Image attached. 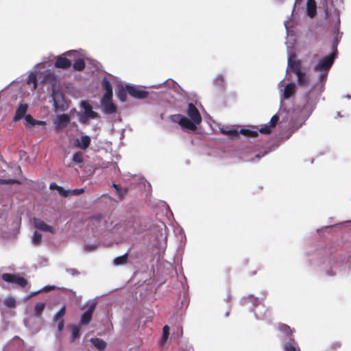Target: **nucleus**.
Wrapping results in <instances>:
<instances>
[{
	"label": "nucleus",
	"mask_w": 351,
	"mask_h": 351,
	"mask_svg": "<svg viewBox=\"0 0 351 351\" xmlns=\"http://www.w3.org/2000/svg\"><path fill=\"white\" fill-rule=\"evenodd\" d=\"M45 308V303H44V302L36 303L35 305V307H34L35 315L36 317H40Z\"/></svg>",
	"instance_id": "26"
},
{
	"label": "nucleus",
	"mask_w": 351,
	"mask_h": 351,
	"mask_svg": "<svg viewBox=\"0 0 351 351\" xmlns=\"http://www.w3.org/2000/svg\"><path fill=\"white\" fill-rule=\"evenodd\" d=\"M73 68L75 71H82L85 68V62L82 58H78L75 61L73 64Z\"/></svg>",
	"instance_id": "23"
},
{
	"label": "nucleus",
	"mask_w": 351,
	"mask_h": 351,
	"mask_svg": "<svg viewBox=\"0 0 351 351\" xmlns=\"http://www.w3.org/2000/svg\"><path fill=\"white\" fill-rule=\"evenodd\" d=\"M36 124L41 125H46V122L44 121H38V120H36Z\"/></svg>",
	"instance_id": "48"
},
{
	"label": "nucleus",
	"mask_w": 351,
	"mask_h": 351,
	"mask_svg": "<svg viewBox=\"0 0 351 351\" xmlns=\"http://www.w3.org/2000/svg\"><path fill=\"white\" fill-rule=\"evenodd\" d=\"M128 260V254L125 253L123 256H118L113 260V263L115 265H122L127 263Z\"/></svg>",
	"instance_id": "24"
},
{
	"label": "nucleus",
	"mask_w": 351,
	"mask_h": 351,
	"mask_svg": "<svg viewBox=\"0 0 351 351\" xmlns=\"http://www.w3.org/2000/svg\"><path fill=\"white\" fill-rule=\"evenodd\" d=\"M326 77H327V73H322L320 75H319V78L322 81L323 80H326Z\"/></svg>",
	"instance_id": "46"
},
{
	"label": "nucleus",
	"mask_w": 351,
	"mask_h": 351,
	"mask_svg": "<svg viewBox=\"0 0 351 351\" xmlns=\"http://www.w3.org/2000/svg\"><path fill=\"white\" fill-rule=\"evenodd\" d=\"M28 108V106L26 104H21L16 109L15 115L14 117V121H19L21 119L25 114L26 113Z\"/></svg>",
	"instance_id": "16"
},
{
	"label": "nucleus",
	"mask_w": 351,
	"mask_h": 351,
	"mask_svg": "<svg viewBox=\"0 0 351 351\" xmlns=\"http://www.w3.org/2000/svg\"><path fill=\"white\" fill-rule=\"evenodd\" d=\"M298 84L300 86L306 87L309 84V77L306 72L301 71L297 74Z\"/></svg>",
	"instance_id": "14"
},
{
	"label": "nucleus",
	"mask_w": 351,
	"mask_h": 351,
	"mask_svg": "<svg viewBox=\"0 0 351 351\" xmlns=\"http://www.w3.org/2000/svg\"><path fill=\"white\" fill-rule=\"evenodd\" d=\"M16 276V274L5 273L2 274L1 278L5 282L14 283Z\"/></svg>",
	"instance_id": "28"
},
{
	"label": "nucleus",
	"mask_w": 351,
	"mask_h": 351,
	"mask_svg": "<svg viewBox=\"0 0 351 351\" xmlns=\"http://www.w3.org/2000/svg\"><path fill=\"white\" fill-rule=\"evenodd\" d=\"M215 82V84L219 86H223L224 80H223V78L222 76L217 77Z\"/></svg>",
	"instance_id": "41"
},
{
	"label": "nucleus",
	"mask_w": 351,
	"mask_h": 351,
	"mask_svg": "<svg viewBox=\"0 0 351 351\" xmlns=\"http://www.w3.org/2000/svg\"><path fill=\"white\" fill-rule=\"evenodd\" d=\"M58 193L62 197H67L70 195V190H66L63 187L60 186L58 191Z\"/></svg>",
	"instance_id": "38"
},
{
	"label": "nucleus",
	"mask_w": 351,
	"mask_h": 351,
	"mask_svg": "<svg viewBox=\"0 0 351 351\" xmlns=\"http://www.w3.org/2000/svg\"><path fill=\"white\" fill-rule=\"evenodd\" d=\"M81 106L84 108V114L86 117L91 119H95L99 117L98 114L93 110L92 106L86 101H82Z\"/></svg>",
	"instance_id": "13"
},
{
	"label": "nucleus",
	"mask_w": 351,
	"mask_h": 351,
	"mask_svg": "<svg viewBox=\"0 0 351 351\" xmlns=\"http://www.w3.org/2000/svg\"><path fill=\"white\" fill-rule=\"evenodd\" d=\"M80 325H71L70 326L71 331V342H74L79 337H80V332L81 329Z\"/></svg>",
	"instance_id": "22"
},
{
	"label": "nucleus",
	"mask_w": 351,
	"mask_h": 351,
	"mask_svg": "<svg viewBox=\"0 0 351 351\" xmlns=\"http://www.w3.org/2000/svg\"><path fill=\"white\" fill-rule=\"evenodd\" d=\"M65 313H66V306H63L62 307H61L59 311L56 313V314L58 315H60V317H64V315H65Z\"/></svg>",
	"instance_id": "42"
},
{
	"label": "nucleus",
	"mask_w": 351,
	"mask_h": 351,
	"mask_svg": "<svg viewBox=\"0 0 351 351\" xmlns=\"http://www.w3.org/2000/svg\"><path fill=\"white\" fill-rule=\"evenodd\" d=\"M14 283L17 284L18 285H19L21 287H25L27 286L28 282H27V280L26 279H25L24 278L18 276L16 275Z\"/></svg>",
	"instance_id": "30"
},
{
	"label": "nucleus",
	"mask_w": 351,
	"mask_h": 351,
	"mask_svg": "<svg viewBox=\"0 0 351 351\" xmlns=\"http://www.w3.org/2000/svg\"><path fill=\"white\" fill-rule=\"evenodd\" d=\"M169 327L166 325L163 327V329H162V339L164 341H167L168 337H169Z\"/></svg>",
	"instance_id": "36"
},
{
	"label": "nucleus",
	"mask_w": 351,
	"mask_h": 351,
	"mask_svg": "<svg viewBox=\"0 0 351 351\" xmlns=\"http://www.w3.org/2000/svg\"><path fill=\"white\" fill-rule=\"evenodd\" d=\"M90 341L94 347L98 349L99 351H104L107 346L106 343L101 339L91 338Z\"/></svg>",
	"instance_id": "18"
},
{
	"label": "nucleus",
	"mask_w": 351,
	"mask_h": 351,
	"mask_svg": "<svg viewBox=\"0 0 351 351\" xmlns=\"http://www.w3.org/2000/svg\"><path fill=\"white\" fill-rule=\"evenodd\" d=\"M304 104L302 110L310 114L316 106V99L311 95V92L309 91L304 98Z\"/></svg>",
	"instance_id": "5"
},
{
	"label": "nucleus",
	"mask_w": 351,
	"mask_h": 351,
	"mask_svg": "<svg viewBox=\"0 0 351 351\" xmlns=\"http://www.w3.org/2000/svg\"><path fill=\"white\" fill-rule=\"evenodd\" d=\"M112 186L115 189L117 193L121 197H123V195L126 193V191H123L119 185L113 184Z\"/></svg>",
	"instance_id": "37"
},
{
	"label": "nucleus",
	"mask_w": 351,
	"mask_h": 351,
	"mask_svg": "<svg viewBox=\"0 0 351 351\" xmlns=\"http://www.w3.org/2000/svg\"><path fill=\"white\" fill-rule=\"evenodd\" d=\"M96 306L97 302L95 301L92 302L89 304L88 309L82 315L79 325L81 326H85L91 322Z\"/></svg>",
	"instance_id": "4"
},
{
	"label": "nucleus",
	"mask_w": 351,
	"mask_h": 351,
	"mask_svg": "<svg viewBox=\"0 0 351 351\" xmlns=\"http://www.w3.org/2000/svg\"><path fill=\"white\" fill-rule=\"evenodd\" d=\"M336 53H337V49H335V51L333 53H332L330 56H326L322 60H321L315 66L314 71L328 72L334 62Z\"/></svg>",
	"instance_id": "3"
},
{
	"label": "nucleus",
	"mask_w": 351,
	"mask_h": 351,
	"mask_svg": "<svg viewBox=\"0 0 351 351\" xmlns=\"http://www.w3.org/2000/svg\"><path fill=\"white\" fill-rule=\"evenodd\" d=\"M84 192V189H75L73 190H70V195H78L83 193Z\"/></svg>",
	"instance_id": "40"
},
{
	"label": "nucleus",
	"mask_w": 351,
	"mask_h": 351,
	"mask_svg": "<svg viewBox=\"0 0 351 351\" xmlns=\"http://www.w3.org/2000/svg\"><path fill=\"white\" fill-rule=\"evenodd\" d=\"M70 53H71V51H67L66 54V55H70Z\"/></svg>",
	"instance_id": "51"
},
{
	"label": "nucleus",
	"mask_w": 351,
	"mask_h": 351,
	"mask_svg": "<svg viewBox=\"0 0 351 351\" xmlns=\"http://www.w3.org/2000/svg\"><path fill=\"white\" fill-rule=\"evenodd\" d=\"M256 274V271H253L252 275H255Z\"/></svg>",
	"instance_id": "49"
},
{
	"label": "nucleus",
	"mask_w": 351,
	"mask_h": 351,
	"mask_svg": "<svg viewBox=\"0 0 351 351\" xmlns=\"http://www.w3.org/2000/svg\"><path fill=\"white\" fill-rule=\"evenodd\" d=\"M306 14L310 18H314L317 14V3L315 0H307Z\"/></svg>",
	"instance_id": "12"
},
{
	"label": "nucleus",
	"mask_w": 351,
	"mask_h": 351,
	"mask_svg": "<svg viewBox=\"0 0 351 351\" xmlns=\"http://www.w3.org/2000/svg\"><path fill=\"white\" fill-rule=\"evenodd\" d=\"M20 184L21 182L16 179H1L0 178V184Z\"/></svg>",
	"instance_id": "33"
},
{
	"label": "nucleus",
	"mask_w": 351,
	"mask_h": 351,
	"mask_svg": "<svg viewBox=\"0 0 351 351\" xmlns=\"http://www.w3.org/2000/svg\"><path fill=\"white\" fill-rule=\"evenodd\" d=\"M4 304L5 306L10 308H12L15 306L16 301L12 298H6L4 301Z\"/></svg>",
	"instance_id": "35"
},
{
	"label": "nucleus",
	"mask_w": 351,
	"mask_h": 351,
	"mask_svg": "<svg viewBox=\"0 0 351 351\" xmlns=\"http://www.w3.org/2000/svg\"><path fill=\"white\" fill-rule=\"evenodd\" d=\"M295 93V84L294 83H289L285 87L283 93V98L285 99H289L291 96L294 95Z\"/></svg>",
	"instance_id": "17"
},
{
	"label": "nucleus",
	"mask_w": 351,
	"mask_h": 351,
	"mask_svg": "<svg viewBox=\"0 0 351 351\" xmlns=\"http://www.w3.org/2000/svg\"><path fill=\"white\" fill-rule=\"evenodd\" d=\"M288 69L297 74L301 72L300 60H295L293 57H291L288 60Z\"/></svg>",
	"instance_id": "9"
},
{
	"label": "nucleus",
	"mask_w": 351,
	"mask_h": 351,
	"mask_svg": "<svg viewBox=\"0 0 351 351\" xmlns=\"http://www.w3.org/2000/svg\"><path fill=\"white\" fill-rule=\"evenodd\" d=\"M27 84L29 85L33 84V89L35 90L37 88V77L34 73H31L27 81Z\"/></svg>",
	"instance_id": "27"
},
{
	"label": "nucleus",
	"mask_w": 351,
	"mask_h": 351,
	"mask_svg": "<svg viewBox=\"0 0 351 351\" xmlns=\"http://www.w3.org/2000/svg\"><path fill=\"white\" fill-rule=\"evenodd\" d=\"M101 104L105 113L113 114L117 112V106L112 102V96H109L107 99L102 97Z\"/></svg>",
	"instance_id": "6"
},
{
	"label": "nucleus",
	"mask_w": 351,
	"mask_h": 351,
	"mask_svg": "<svg viewBox=\"0 0 351 351\" xmlns=\"http://www.w3.org/2000/svg\"><path fill=\"white\" fill-rule=\"evenodd\" d=\"M70 121V118L69 115L66 114H62L60 115H58L57 117V121H56V129L59 130L63 127H65L68 125V123Z\"/></svg>",
	"instance_id": "15"
},
{
	"label": "nucleus",
	"mask_w": 351,
	"mask_h": 351,
	"mask_svg": "<svg viewBox=\"0 0 351 351\" xmlns=\"http://www.w3.org/2000/svg\"><path fill=\"white\" fill-rule=\"evenodd\" d=\"M278 121L279 117L277 114H275L271 117L269 125H265L260 129L253 126L251 128H242L239 132L235 129H232L229 130H223L221 132L224 134L230 136L232 138H239L240 134L248 137L255 138L258 136V133L267 135L270 134L272 132V129L276 127Z\"/></svg>",
	"instance_id": "2"
},
{
	"label": "nucleus",
	"mask_w": 351,
	"mask_h": 351,
	"mask_svg": "<svg viewBox=\"0 0 351 351\" xmlns=\"http://www.w3.org/2000/svg\"><path fill=\"white\" fill-rule=\"evenodd\" d=\"M128 94V93L127 92L126 88L121 89V90H119L117 96H118L119 99H120V101L124 102L126 101Z\"/></svg>",
	"instance_id": "34"
},
{
	"label": "nucleus",
	"mask_w": 351,
	"mask_h": 351,
	"mask_svg": "<svg viewBox=\"0 0 351 351\" xmlns=\"http://www.w3.org/2000/svg\"><path fill=\"white\" fill-rule=\"evenodd\" d=\"M25 121L31 125H36V120L34 119L30 114H27L25 117Z\"/></svg>",
	"instance_id": "39"
},
{
	"label": "nucleus",
	"mask_w": 351,
	"mask_h": 351,
	"mask_svg": "<svg viewBox=\"0 0 351 351\" xmlns=\"http://www.w3.org/2000/svg\"><path fill=\"white\" fill-rule=\"evenodd\" d=\"M54 66L58 69H67L71 66V62L66 58L58 56Z\"/></svg>",
	"instance_id": "11"
},
{
	"label": "nucleus",
	"mask_w": 351,
	"mask_h": 351,
	"mask_svg": "<svg viewBox=\"0 0 351 351\" xmlns=\"http://www.w3.org/2000/svg\"><path fill=\"white\" fill-rule=\"evenodd\" d=\"M186 114L190 117L188 119L180 114H172L170 119L175 123H178L183 128L195 131L197 129V125L202 122L201 114L197 107L193 104L189 103L186 109Z\"/></svg>",
	"instance_id": "1"
},
{
	"label": "nucleus",
	"mask_w": 351,
	"mask_h": 351,
	"mask_svg": "<svg viewBox=\"0 0 351 351\" xmlns=\"http://www.w3.org/2000/svg\"><path fill=\"white\" fill-rule=\"evenodd\" d=\"M126 90L128 94L134 98L143 99L148 96V92L141 90L135 86L128 85L126 86Z\"/></svg>",
	"instance_id": "7"
},
{
	"label": "nucleus",
	"mask_w": 351,
	"mask_h": 351,
	"mask_svg": "<svg viewBox=\"0 0 351 351\" xmlns=\"http://www.w3.org/2000/svg\"><path fill=\"white\" fill-rule=\"evenodd\" d=\"M267 154V152H264L263 154H257L256 156H255V158H257V159H260L261 157L264 156L265 154Z\"/></svg>",
	"instance_id": "47"
},
{
	"label": "nucleus",
	"mask_w": 351,
	"mask_h": 351,
	"mask_svg": "<svg viewBox=\"0 0 351 351\" xmlns=\"http://www.w3.org/2000/svg\"><path fill=\"white\" fill-rule=\"evenodd\" d=\"M341 346V343L339 341H333L331 343H330L329 346H328L327 349L328 351H335V350H338L339 348H340Z\"/></svg>",
	"instance_id": "32"
},
{
	"label": "nucleus",
	"mask_w": 351,
	"mask_h": 351,
	"mask_svg": "<svg viewBox=\"0 0 351 351\" xmlns=\"http://www.w3.org/2000/svg\"><path fill=\"white\" fill-rule=\"evenodd\" d=\"M284 351H301L298 343L292 339L291 342H287L284 345Z\"/></svg>",
	"instance_id": "21"
},
{
	"label": "nucleus",
	"mask_w": 351,
	"mask_h": 351,
	"mask_svg": "<svg viewBox=\"0 0 351 351\" xmlns=\"http://www.w3.org/2000/svg\"><path fill=\"white\" fill-rule=\"evenodd\" d=\"M53 322L58 323V330L59 332H61L64 326V321L63 317H60V315L56 313L53 317Z\"/></svg>",
	"instance_id": "25"
},
{
	"label": "nucleus",
	"mask_w": 351,
	"mask_h": 351,
	"mask_svg": "<svg viewBox=\"0 0 351 351\" xmlns=\"http://www.w3.org/2000/svg\"><path fill=\"white\" fill-rule=\"evenodd\" d=\"M42 241V234L37 231H36L34 234V236L32 237V243L36 245H38L41 243Z\"/></svg>",
	"instance_id": "31"
},
{
	"label": "nucleus",
	"mask_w": 351,
	"mask_h": 351,
	"mask_svg": "<svg viewBox=\"0 0 351 351\" xmlns=\"http://www.w3.org/2000/svg\"><path fill=\"white\" fill-rule=\"evenodd\" d=\"M90 141V138L88 136H82L78 141L77 146L82 149H86L89 147Z\"/></svg>",
	"instance_id": "20"
},
{
	"label": "nucleus",
	"mask_w": 351,
	"mask_h": 351,
	"mask_svg": "<svg viewBox=\"0 0 351 351\" xmlns=\"http://www.w3.org/2000/svg\"><path fill=\"white\" fill-rule=\"evenodd\" d=\"M278 329L288 337L291 338L293 337V330L289 326L283 323H279L278 324Z\"/></svg>",
	"instance_id": "19"
},
{
	"label": "nucleus",
	"mask_w": 351,
	"mask_h": 351,
	"mask_svg": "<svg viewBox=\"0 0 351 351\" xmlns=\"http://www.w3.org/2000/svg\"><path fill=\"white\" fill-rule=\"evenodd\" d=\"M55 289L54 286H47L44 288V290L46 291H51Z\"/></svg>",
	"instance_id": "45"
},
{
	"label": "nucleus",
	"mask_w": 351,
	"mask_h": 351,
	"mask_svg": "<svg viewBox=\"0 0 351 351\" xmlns=\"http://www.w3.org/2000/svg\"><path fill=\"white\" fill-rule=\"evenodd\" d=\"M101 88L105 92L103 97H105L107 99L109 96H113L112 86L110 81L106 77L102 79Z\"/></svg>",
	"instance_id": "10"
},
{
	"label": "nucleus",
	"mask_w": 351,
	"mask_h": 351,
	"mask_svg": "<svg viewBox=\"0 0 351 351\" xmlns=\"http://www.w3.org/2000/svg\"><path fill=\"white\" fill-rule=\"evenodd\" d=\"M65 313H66V306H63L62 307H61L59 311L56 313V314L58 315H60V317H64V315H65Z\"/></svg>",
	"instance_id": "43"
},
{
	"label": "nucleus",
	"mask_w": 351,
	"mask_h": 351,
	"mask_svg": "<svg viewBox=\"0 0 351 351\" xmlns=\"http://www.w3.org/2000/svg\"><path fill=\"white\" fill-rule=\"evenodd\" d=\"M34 223L35 228L38 229L39 230L43 232H49L51 233L55 232V230L51 226L47 224L45 221H42L40 219L34 218Z\"/></svg>",
	"instance_id": "8"
},
{
	"label": "nucleus",
	"mask_w": 351,
	"mask_h": 351,
	"mask_svg": "<svg viewBox=\"0 0 351 351\" xmlns=\"http://www.w3.org/2000/svg\"><path fill=\"white\" fill-rule=\"evenodd\" d=\"M81 122L85 123V121H84L83 118L81 119Z\"/></svg>",
	"instance_id": "50"
},
{
	"label": "nucleus",
	"mask_w": 351,
	"mask_h": 351,
	"mask_svg": "<svg viewBox=\"0 0 351 351\" xmlns=\"http://www.w3.org/2000/svg\"><path fill=\"white\" fill-rule=\"evenodd\" d=\"M73 161L75 163H82L84 161V154L82 152H77L73 156Z\"/></svg>",
	"instance_id": "29"
},
{
	"label": "nucleus",
	"mask_w": 351,
	"mask_h": 351,
	"mask_svg": "<svg viewBox=\"0 0 351 351\" xmlns=\"http://www.w3.org/2000/svg\"><path fill=\"white\" fill-rule=\"evenodd\" d=\"M60 186H58L56 182H51L49 185V189L51 190H57L58 191Z\"/></svg>",
	"instance_id": "44"
}]
</instances>
